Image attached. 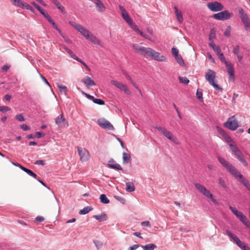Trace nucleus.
Masks as SVG:
<instances>
[{
    "instance_id": "obj_1",
    "label": "nucleus",
    "mask_w": 250,
    "mask_h": 250,
    "mask_svg": "<svg viewBox=\"0 0 250 250\" xmlns=\"http://www.w3.org/2000/svg\"><path fill=\"white\" fill-rule=\"evenodd\" d=\"M132 47L135 50L136 53L145 58H151L160 62L167 61V59L165 56L161 55L159 52L151 48L146 47L137 43L132 45Z\"/></svg>"
},
{
    "instance_id": "obj_2",
    "label": "nucleus",
    "mask_w": 250,
    "mask_h": 250,
    "mask_svg": "<svg viewBox=\"0 0 250 250\" xmlns=\"http://www.w3.org/2000/svg\"><path fill=\"white\" fill-rule=\"evenodd\" d=\"M69 23L70 25L75 28L78 32L81 34L82 36L86 39L90 41L92 43L97 45H100L101 42L95 36L89 31L85 27L78 24L75 22L70 21Z\"/></svg>"
},
{
    "instance_id": "obj_3",
    "label": "nucleus",
    "mask_w": 250,
    "mask_h": 250,
    "mask_svg": "<svg viewBox=\"0 0 250 250\" xmlns=\"http://www.w3.org/2000/svg\"><path fill=\"white\" fill-rule=\"evenodd\" d=\"M227 142L229 143V148H230L231 151L234 154L236 158H237L244 166L247 167L248 166V163L244 159L242 152L238 149L237 146L234 144V142L231 140V138H230L229 137H227Z\"/></svg>"
},
{
    "instance_id": "obj_4",
    "label": "nucleus",
    "mask_w": 250,
    "mask_h": 250,
    "mask_svg": "<svg viewBox=\"0 0 250 250\" xmlns=\"http://www.w3.org/2000/svg\"><path fill=\"white\" fill-rule=\"evenodd\" d=\"M206 79L208 82L209 84L212 85L216 90L222 92L223 88L220 87L217 83V80L215 79V72L212 70L208 69L206 74Z\"/></svg>"
},
{
    "instance_id": "obj_5",
    "label": "nucleus",
    "mask_w": 250,
    "mask_h": 250,
    "mask_svg": "<svg viewBox=\"0 0 250 250\" xmlns=\"http://www.w3.org/2000/svg\"><path fill=\"white\" fill-rule=\"evenodd\" d=\"M194 185L196 189H197L201 193L203 194V195L210 199L213 203H217V200L213 197L212 194H211L205 186L197 183H195Z\"/></svg>"
},
{
    "instance_id": "obj_6",
    "label": "nucleus",
    "mask_w": 250,
    "mask_h": 250,
    "mask_svg": "<svg viewBox=\"0 0 250 250\" xmlns=\"http://www.w3.org/2000/svg\"><path fill=\"white\" fill-rule=\"evenodd\" d=\"M226 234L228 236L233 239V241L235 242V244H237L242 250H250V248L248 247L247 245L245 244L244 242L239 240L237 236L231 233V232L229 230H226Z\"/></svg>"
},
{
    "instance_id": "obj_7",
    "label": "nucleus",
    "mask_w": 250,
    "mask_h": 250,
    "mask_svg": "<svg viewBox=\"0 0 250 250\" xmlns=\"http://www.w3.org/2000/svg\"><path fill=\"white\" fill-rule=\"evenodd\" d=\"M156 129L159 132H161L165 137H166L167 139L170 140L173 142L176 145H179V142L178 141L177 138L172 134L169 131L165 129V128L160 126L156 127Z\"/></svg>"
},
{
    "instance_id": "obj_8",
    "label": "nucleus",
    "mask_w": 250,
    "mask_h": 250,
    "mask_svg": "<svg viewBox=\"0 0 250 250\" xmlns=\"http://www.w3.org/2000/svg\"><path fill=\"white\" fill-rule=\"evenodd\" d=\"M238 11H239L240 20H241L242 23H243L245 29L246 30H250V20L248 15L245 12L242 8H239Z\"/></svg>"
},
{
    "instance_id": "obj_9",
    "label": "nucleus",
    "mask_w": 250,
    "mask_h": 250,
    "mask_svg": "<svg viewBox=\"0 0 250 250\" xmlns=\"http://www.w3.org/2000/svg\"><path fill=\"white\" fill-rule=\"evenodd\" d=\"M224 126L225 127L231 130H236L238 125V122L235 118V116H233L228 119L227 122L225 123Z\"/></svg>"
},
{
    "instance_id": "obj_10",
    "label": "nucleus",
    "mask_w": 250,
    "mask_h": 250,
    "mask_svg": "<svg viewBox=\"0 0 250 250\" xmlns=\"http://www.w3.org/2000/svg\"><path fill=\"white\" fill-rule=\"evenodd\" d=\"M207 7L212 12H219L224 9L223 5L218 1L208 2L207 4Z\"/></svg>"
},
{
    "instance_id": "obj_11",
    "label": "nucleus",
    "mask_w": 250,
    "mask_h": 250,
    "mask_svg": "<svg viewBox=\"0 0 250 250\" xmlns=\"http://www.w3.org/2000/svg\"><path fill=\"white\" fill-rule=\"evenodd\" d=\"M78 155L80 157V161L82 162L88 161L90 159V155L88 151L84 148L77 147Z\"/></svg>"
},
{
    "instance_id": "obj_12",
    "label": "nucleus",
    "mask_w": 250,
    "mask_h": 250,
    "mask_svg": "<svg viewBox=\"0 0 250 250\" xmlns=\"http://www.w3.org/2000/svg\"><path fill=\"white\" fill-rule=\"evenodd\" d=\"M231 17V13L225 10L213 15V18L216 20L224 21L229 19Z\"/></svg>"
},
{
    "instance_id": "obj_13",
    "label": "nucleus",
    "mask_w": 250,
    "mask_h": 250,
    "mask_svg": "<svg viewBox=\"0 0 250 250\" xmlns=\"http://www.w3.org/2000/svg\"><path fill=\"white\" fill-rule=\"evenodd\" d=\"M97 123H98L99 126L102 127L104 129L109 130H114L113 125L111 124V123L104 118H102L99 119L98 121H97Z\"/></svg>"
},
{
    "instance_id": "obj_14",
    "label": "nucleus",
    "mask_w": 250,
    "mask_h": 250,
    "mask_svg": "<svg viewBox=\"0 0 250 250\" xmlns=\"http://www.w3.org/2000/svg\"><path fill=\"white\" fill-rule=\"evenodd\" d=\"M111 83L112 85L124 91V92L127 94H130V91L129 89L128 88L127 86L123 84V83L116 81L112 80L111 81Z\"/></svg>"
},
{
    "instance_id": "obj_15",
    "label": "nucleus",
    "mask_w": 250,
    "mask_h": 250,
    "mask_svg": "<svg viewBox=\"0 0 250 250\" xmlns=\"http://www.w3.org/2000/svg\"><path fill=\"white\" fill-rule=\"evenodd\" d=\"M228 74L229 75V81L233 82L235 81V76H234L233 67L230 62H226L225 63Z\"/></svg>"
},
{
    "instance_id": "obj_16",
    "label": "nucleus",
    "mask_w": 250,
    "mask_h": 250,
    "mask_svg": "<svg viewBox=\"0 0 250 250\" xmlns=\"http://www.w3.org/2000/svg\"><path fill=\"white\" fill-rule=\"evenodd\" d=\"M119 9L121 10L122 17H123L124 20L125 21L127 24H131L132 22V20L125 9L121 5H119Z\"/></svg>"
},
{
    "instance_id": "obj_17",
    "label": "nucleus",
    "mask_w": 250,
    "mask_h": 250,
    "mask_svg": "<svg viewBox=\"0 0 250 250\" xmlns=\"http://www.w3.org/2000/svg\"><path fill=\"white\" fill-rule=\"evenodd\" d=\"M55 123L61 127L65 126V125H67V122L65 121V118L63 117L62 114L59 115V116L55 119Z\"/></svg>"
},
{
    "instance_id": "obj_18",
    "label": "nucleus",
    "mask_w": 250,
    "mask_h": 250,
    "mask_svg": "<svg viewBox=\"0 0 250 250\" xmlns=\"http://www.w3.org/2000/svg\"><path fill=\"white\" fill-rule=\"evenodd\" d=\"M228 171L231 174H232L236 178H240V175H242L233 166H231L227 167H225Z\"/></svg>"
},
{
    "instance_id": "obj_19",
    "label": "nucleus",
    "mask_w": 250,
    "mask_h": 250,
    "mask_svg": "<svg viewBox=\"0 0 250 250\" xmlns=\"http://www.w3.org/2000/svg\"><path fill=\"white\" fill-rule=\"evenodd\" d=\"M92 1L94 2L95 5H96L98 11L103 12L105 11V7L100 0H92Z\"/></svg>"
},
{
    "instance_id": "obj_20",
    "label": "nucleus",
    "mask_w": 250,
    "mask_h": 250,
    "mask_svg": "<svg viewBox=\"0 0 250 250\" xmlns=\"http://www.w3.org/2000/svg\"><path fill=\"white\" fill-rule=\"evenodd\" d=\"M82 82L84 83L87 87L95 85L94 81H93L89 76H85V78L82 80Z\"/></svg>"
},
{
    "instance_id": "obj_21",
    "label": "nucleus",
    "mask_w": 250,
    "mask_h": 250,
    "mask_svg": "<svg viewBox=\"0 0 250 250\" xmlns=\"http://www.w3.org/2000/svg\"><path fill=\"white\" fill-rule=\"evenodd\" d=\"M174 9L176 18H177L178 22L180 23H182L183 21V17L182 16L181 11L178 9L177 7L176 6H174Z\"/></svg>"
},
{
    "instance_id": "obj_22",
    "label": "nucleus",
    "mask_w": 250,
    "mask_h": 250,
    "mask_svg": "<svg viewBox=\"0 0 250 250\" xmlns=\"http://www.w3.org/2000/svg\"><path fill=\"white\" fill-rule=\"evenodd\" d=\"M19 167L22 170L24 171V172L29 174L30 176H32L35 178H37V175L36 173L33 172L31 170L27 169L26 167H24L21 165H19Z\"/></svg>"
},
{
    "instance_id": "obj_23",
    "label": "nucleus",
    "mask_w": 250,
    "mask_h": 250,
    "mask_svg": "<svg viewBox=\"0 0 250 250\" xmlns=\"http://www.w3.org/2000/svg\"><path fill=\"white\" fill-rule=\"evenodd\" d=\"M111 162V161H109V163L108 164H107V167H108L111 169H114L117 170H122V168L119 164H117V163L111 164L110 163Z\"/></svg>"
},
{
    "instance_id": "obj_24",
    "label": "nucleus",
    "mask_w": 250,
    "mask_h": 250,
    "mask_svg": "<svg viewBox=\"0 0 250 250\" xmlns=\"http://www.w3.org/2000/svg\"><path fill=\"white\" fill-rule=\"evenodd\" d=\"M10 2H11L12 5L18 7L23 6L26 4V3L21 0H10Z\"/></svg>"
},
{
    "instance_id": "obj_25",
    "label": "nucleus",
    "mask_w": 250,
    "mask_h": 250,
    "mask_svg": "<svg viewBox=\"0 0 250 250\" xmlns=\"http://www.w3.org/2000/svg\"><path fill=\"white\" fill-rule=\"evenodd\" d=\"M218 161L219 162V163H221V164L222 165V166H223V167H228L229 166H232L230 163L228 162L223 157L219 156L218 157Z\"/></svg>"
},
{
    "instance_id": "obj_26",
    "label": "nucleus",
    "mask_w": 250,
    "mask_h": 250,
    "mask_svg": "<svg viewBox=\"0 0 250 250\" xmlns=\"http://www.w3.org/2000/svg\"><path fill=\"white\" fill-rule=\"evenodd\" d=\"M229 208L238 218L244 215L241 211L237 210L235 207L229 206Z\"/></svg>"
},
{
    "instance_id": "obj_27",
    "label": "nucleus",
    "mask_w": 250,
    "mask_h": 250,
    "mask_svg": "<svg viewBox=\"0 0 250 250\" xmlns=\"http://www.w3.org/2000/svg\"><path fill=\"white\" fill-rule=\"evenodd\" d=\"M229 208L238 218L244 215L241 211L237 210L235 207L229 206Z\"/></svg>"
},
{
    "instance_id": "obj_28",
    "label": "nucleus",
    "mask_w": 250,
    "mask_h": 250,
    "mask_svg": "<svg viewBox=\"0 0 250 250\" xmlns=\"http://www.w3.org/2000/svg\"><path fill=\"white\" fill-rule=\"evenodd\" d=\"M229 208L238 218L244 215L241 211L237 210L235 207L229 206Z\"/></svg>"
},
{
    "instance_id": "obj_29",
    "label": "nucleus",
    "mask_w": 250,
    "mask_h": 250,
    "mask_svg": "<svg viewBox=\"0 0 250 250\" xmlns=\"http://www.w3.org/2000/svg\"><path fill=\"white\" fill-rule=\"evenodd\" d=\"M126 191L127 192H133L135 190L134 184L131 182H127L125 183Z\"/></svg>"
},
{
    "instance_id": "obj_30",
    "label": "nucleus",
    "mask_w": 250,
    "mask_h": 250,
    "mask_svg": "<svg viewBox=\"0 0 250 250\" xmlns=\"http://www.w3.org/2000/svg\"><path fill=\"white\" fill-rule=\"evenodd\" d=\"M93 217L100 222L104 221L107 219L106 215L105 214H102L98 215H95L93 216Z\"/></svg>"
},
{
    "instance_id": "obj_31",
    "label": "nucleus",
    "mask_w": 250,
    "mask_h": 250,
    "mask_svg": "<svg viewBox=\"0 0 250 250\" xmlns=\"http://www.w3.org/2000/svg\"><path fill=\"white\" fill-rule=\"evenodd\" d=\"M141 247L144 250H154L156 248V246L153 244L141 246Z\"/></svg>"
},
{
    "instance_id": "obj_32",
    "label": "nucleus",
    "mask_w": 250,
    "mask_h": 250,
    "mask_svg": "<svg viewBox=\"0 0 250 250\" xmlns=\"http://www.w3.org/2000/svg\"><path fill=\"white\" fill-rule=\"evenodd\" d=\"M239 180L240 183L244 185V187H246L248 185H250V183L246 178L244 177L242 175H240V178H239Z\"/></svg>"
},
{
    "instance_id": "obj_33",
    "label": "nucleus",
    "mask_w": 250,
    "mask_h": 250,
    "mask_svg": "<svg viewBox=\"0 0 250 250\" xmlns=\"http://www.w3.org/2000/svg\"><path fill=\"white\" fill-rule=\"evenodd\" d=\"M57 86L58 87L60 92H61V93L66 94L67 93V87L65 86L59 84V83H57Z\"/></svg>"
},
{
    "instance_id": "obj_34",
    "label": "nucleus",
    "mask_w": 250,
    "mask_h": 250,
    "mask_svg": "<svg viewBox=\"0 0 250 250\" xmlns=\"http://www.w3.org/2000/svg\"><path fill=\"white\" fill-rule=\"evenodd\" d=\"M125 74V77H126V78L127 79V80L128 81H130V82H131V83L134 86H135V87L136 88V89L138 90V91H139V92L141 93V91L140 90V89H139L138 86L136 85V83H134V82L133 81V80H132L131 78L130 77V76L129 75H128L127 74V73H124Z\"/></svg>"
},
{
    "instance_id": "obj_35",
    "label": "nucleus",
    "mask_w": 250,
    "mask_h": 250,
    "mask_svg": "<svg viewBox=\"0 0 250 250\" xmlns=\"http://www.w3.org/2000/svg\"><path fill=\"white\" fill-rule=\"evenodd\" d=\"M92 210V208L90 207H86L80 210L79 211L80 214L85 215L90 212Z\"/></svg>"
},
{
    "instance_id": "obj_36",
    "label": "nucleus",
    "mask_w": 250,
    "mask_h": 250,
    "mask_svg": "<svg viewBox=\"0 0 250 250\" xmlns=\"http://www.w3.org/2000/svg\"><path fill=\"white\" fill-rule=\"evenodd\" d=\"M31 4L33 5L34 7L37 8V9H38V10L40 12V13L41 14L43 15V14L47 13L46 12H45L44 11V10H43L42 8L40 6H39L38 4H37L35 2H32Z\"/></svg>"
},
{
    "instance_id": "obj_37",
    "label": "nucleus",
    "mask_w": 250,
    "mask_h": 250,
    "mask_svg": "<svg viewBox=\"0 0 250 250\" xmlns=\"http://www.w3.org/2000/svg\"><path fill=\"white\" fill-rule=\"evenodd\" d=\"M100 201L103 204H108L109 203V200L106 197L104 194H102L100 195Z\"/></svg>"
},
{
    "instance_id": "obj_38",
    "label": "nucleus",
    "mask_w": 250,
    "mask_h": 250,
    "mask_svg": "<svg viewBox=\"0 0 250 250\" xmlns=\"http://www.w3.org/2000/svg\"><path fill=\"white\" fill-rule=\"evenodd\" d=\"M130 155L126 152L123 153V163L126 164L130 160Z\"/></svg>"
},
{
    "instance_id": "obj_39",
    "label": "nucleus",
    "mask_w": 250,
    "mask_h": 250,
    "mask_svg": "<svg viewBox=\"0 0 250 250\" xmlns=\"http://www.w3.org/2000/svg\"><path fill=\"white\" fill-rule=\"evenodd\" d=\"M179 80L180 83L184 84H188L189 81L186 77H179Z\"/></svg>"
},
{
    "instance_id": "obj_40",
    "label": "nucleus",
    "mask_w": 250,
    "mask_h": 250,
    "mask_svg": "<svg viewBox=\"0 0 250 250\" xmlns=\"http://www.w3.org/2000/svg\"><path fill=\"white\" fill-rule=\"evenodd\" d=\"M238 218L239 219L240 221H241L242 222V223L248 226V219L246 218V216L244 215Z\"/></svg>"
},
{
    "instance_id": "obj_41",
    "label": "nucleus",
    "mask_w": 250,
    "mask_h": 250,
    "mask_svg": "<svg viewBox=\"0 0 250 250\" xmlns=\"http://www.w3.org/2000/svg\"><path fill=\"white\" fill-rule=\"evenodd\" d=\"M175 58L176 59V61H177L178 63L180 64V65H183L184 64V61L183 59H182L181 56H174Z\"/></svg>"
},
{
    "instance_id": "obj_42",
    "label": "nucleus",
    "mask_w": 250,
    "mask_h": 250,
    "mask_svg": "<svg viewBox=\"0 0 250 250\" xmlns=\"http://www.w3.org/2000/svg\"><path fill=\"white\" fill-rule=\"evenodd\" d=\"M94 244L95 246H96V248L98 249V250L100 249L103 246V243L101 241L94 240Z\"/></svg>"
},
{
    "instance_id": "obj_43",
    "label": "nucleus",
    "mask_w": 250,
    "mask_h": 250,
    "mask_svg": "<svg viewBox=\"0 0 250 250\" xmlns=\"http://www.w3.org/2000/svg\"><path fill=\"white\" fill-rule=\"evenodd\" d=\"M216 55H218V58H219V60H220L221 62H224L225 63L226 62H227V61H226L225 56L223 55V53H219V54H216Z\"/></svg>"
},
{
    "instance_id": "obj_44",
    "label": "nucleus",
    "mask_w": 250,
    "mask_h": 250,
    "mask_svg": "<svg viewBox=\"0 0 250 250\" xmlns=\"http://www.w3.org/2000/svg\"><path fill=\"white\" fill-rule=\"evenodd\" d=\"M215 38V31L214 29L210 30V33H209V41L212 40V39Z\"/></svg>"
},
{
    "instance_id": "obj_45",
    "label": "nucleus",
    "mask_w": 250,
    "mask_h": 250,
    "mask_svg": "<svg viewBox=\"0 0 250 250\" xmlns=\"http://www.w3.org/2000/svg\"><path fill=\"white\" fill-rule=\"evenodd\" d=\"M55 5L56 6L57 8L59 9V10H60L62 13L63 14L65 13V8L62 6L61 3H59Z\"/></svg>"
},
{
    "instance_id": "obj_46",
    "label": "nucleus",
    "mask_w": 250,
    "mask_h": 250,
    "mask_svg": "<svg viewBox=\"0 0 250 250\" xmlns=\"http://www.w3.org/2000/svg\"><path fill=\"white\" fill-rule=\"evenodd\" d=\"M94 103L96 104H99V105H104V102L101 100L100 99H96L92 101Z\"/></svg>"
},
{
    "instance_id": "obj_47",
    "label": "nucleus",
    "mask_w": 250,
    "mask_h": 250,
    "mask_svg": "<svg viewBox=\"0 0 250 250\" xmlns=\"http://www.w3.org/2000/svg\"><path fill=\"white\" fill-rule=\"evenodd\" d=\"M196 97L199 100H202V90L198 89L196 91Z\"/></svg>"
},
{
    "instance_id": "obj_48",
    "label": "nucleus",
    "mask_w": 250,
    "mask_h": 250,
    "mask_svg": "<svg viewBox=\"0 0 250 250\" xmlns=\"http://www.w3.org/2000/svg\"><path fill=\"white\" fill-rule=\"evenodd\" d=\"M128 24H129V26H131V28H132V29H133L135 32H140V29H138L137 25L133 23V22H131V23Z\"/></svg>"
},
{
    "instance_id": "obj_49",
    "label": "nucleus",
    "mask_w": 250,
    "mask_h": 250,
    "mask_svg": "<svg viewBox=\"0 0 250 250\" xmlns=\"http://www.w3.org/2000/svg\"><path fill=\"white\" fill-rule=\"evenodd\" d=\"M218 183L219 185L222 186L223 188H226V185L225 184V182L222 178H219Z\"/></svg>"
},
{
    "instance_id": "obj_50",
    "label": "nucleus",
    "mask_w": 250,
    "mask_h": 250,
    "mask_svg": "<svg viewBox=\"0 0 250 250\" xmlns=\"http://www.w3.org/2000/svg\"><path fill=\"white\" fill-rule=\"evenodd\" d=\"M42 15H43V16H44L45 17V18L46 19L47 21H48L49 22L52 23L54 21L52 20V18L51 17V16H50L48 15V13H46V14H43Z\"/></svg>"
},
{
    "instance_id": "obj_51",
    "label": "nucleus",
    "mask_w": 250,
    "mask_h": 250,
    "mask_svg": "<svg viewBox=\"0 0 250 250\" xmlns=\"http://www.w3.org/2000/svg\"><path fill=\"white\" fill-rule=\"evenodd\" d=\"M67 53L70 56H71V58H73L74 60H78L79 58L75 55L72 51L70 50L67 51H66Z\"/></svg>"
},
{
    "instance_id": "obj_52",
    "label": "nucleus",
    "mask_w": 250,
    "mask_h": 250,
    "mask_svg": "<svg viewBox=\"0 0 250 250\" xmlns=\"http://www.w3.org/2000/svg\"><path fill=\"white\" fill-rule=\"evenodd\" d=\"M15 118L19 122H23L24 120V118L22 114H18L16 115Z\"/></svg>"
},
{
    "instance_id": "obj_53",
    "label": "nucleus",
    "mask_w": 250,
    "mask_h": 250,
    "mask_svg": "<svg viewBox=\"0 0 250 250\" xmlns=\"http://www.w3.org/2000/svg\"><path fill=\"white\" fill-rule=\"evenodd\" d=\"M10 109L8 106H0V111L2 112H6L9 111Z\"/></svg>"
},
{
    "instance_id": "obj_54",
    "label": "nucleus",
    "mask_w": 250,
    "mask_h": 250,
    "mask_svg": "<svg viewBox=\"0 0 250 250\" xmlns=\"http://www.w3.org/2000/svg\"><path fill=\"white\" fill-rule=\"evenodd\" d=\"M21 8H25L26 9H27L28 10H30L32 12L34 11V9L33 8L29 5L27 4H25L23 5V6L21 7Z\"/></svg>"
},
{
    "instance_id": "obj_55",
    "label": "nucleus",
    "mask_w": 250,
    "mask_h": 250,
    "mask_svg": "<svg viewBox=\"0 0 250 250\" xmlns=\"http://www.w3.org/2000/svg\"><path fill=\"white\" fill-rule=\"evenodd\" d=\"M75 60L79 62L80 63H81V64H83V66H85V67L86 68V69H87V70L90 71V68L82 60H81L80 59H78V60Z\"/></svg>"
},
{
    "instance_id": "obj_56",
    "label": "nucleus",
    "mask_w": 250,
    "mask_h": 250,
    "mask_svg": "<svg viewBox=\"0 0 250 250\" xmlns=\"http://www.w3.org/2000/svg\"><path fill=\"white\" fill-rule=\"evenodd\" d=\"M141 225L143 226L146 227H148V228L151 227V225H150V222L148 221H146L142 222L141 223Z\"/></svg>"
},
{
    "instance_id": "obj_57",
    "label": "nucleus",
    "mask_w": 250,
    "mask_h": 250,
    "mask_svg": "<svg viewBox=\"0 0 250 250\" xmlns=\"http://www.w3.org/2000/svg\"><path fill=\"white\" fill-rule=\"evenodd\" d=\"M171 53H172V55L174 56H179L178 54V50L176 48H172V49H171Z\"/></svg>"
},
{
    "instance_id": "obj_58",
    "label": "nucleus",
    "mask_w": 250,
    "mask_h": 250,
    "mask_svg": "<svg viewBox=\"0 0 250 250\" xmlns=\"http://www.w3.org/2000/svg\"><path fill=\"white\" fill-rule=\"evenodd\" d=\"M44 220V218L42 216H38L35 219V222L38 223L42 222Z\"/></svg>"
},
{
    "instance_id": "obj_59",
    "label": "nucleus",
    "mask_w": 250,
    "mask_h": 250,
    "mask_svg": "<svg viewBox=\"0 0 250 250\" xmlns=\"http://www.w3.org/2000/svg\"><path fill=\"white\" fill-rule=\"evenodd\" d=\"M45 164V161L42 160H38L34 162V164L37 165L44 166Z\"/></svg>"
},
{
    "instance_id": "obj_60",
    "label": "nucleus",
    "mask_w": 250,
    "mask_h": 250,
    "mask_svg": "<svg viewBox=\"0 0 250 250\" xmlns=\"http://www.w3.org/2000/svg\"><path fill=\"white\" fill-rule=\"evenodd\" d=\"M230 31H231V27L230 26L227 27V29H226L225 32L224 33L225 36L229 37L230 35Z\"/></svg>"
},
{
    "instance_id": "obj_61",
    "label": "nucleus",
    "mask_w": 250,
    "mask_h": 250,
    "mask_svg": "<svg viewBox=\"0 0 250 250\" xmlns=\"http://www.w3.org/2000/svg\"><path fill=\"white\" fill-rule=\"evenodd\" d=\"M115 199L119 201L121 203L124 204L125 203V198L120 196H115Z\"/></svg>"
},
{
    "instance_id": "obj_62",
    "label": "nucleus",
    "mask_w": 250,
    "mask_h": 250,
    "mask_svg": "<svg viewBox=\"0 0 250 250\" xmlns=\"http://www.w3.org/2000/svg\"><path fill=\"white\" fill-rule=\"evenodd\" d=\"M233 53L236 55H238V53H239V46L236 45L235 46L233 50Z\"/></svg>"
},
{
    "instance_id": "obj_63",
    "label": "nucleus",
    "mask_w": 250,
    "mask_h": 250,
    "mask_svg": "<svg viewBox=\"0 0 250 250\" xmlns=\"http://www.w3.org/2000/svg\"><path fill=\"white\" fill-rule=\"evenodd\" d=\"M212 48L213 50H214L215 53H216V54H218L219 53H222L221 50L220 49V48L219 47V46L214 47V48Z\"/></svg>"
},
{
    "instance_id": "obj_64",
    "label": "nucleus",
    "mask_w": 250,
    "mask_h": 250,
    "mask_svg": "<svg viewBox=\"0 0 250 250\" xmlns=\"http://www.w3.org/2000/svg\"><path fill=\"white\" fill-rule=\"evenodd\" d=\"M83 94L85 95V96H86V97L92 101H93L96 99H95L94 98V97H93V96H91V95H90L89 94H86L85 93H84L83 92Z\"/></svg>"
}]
</instances>
